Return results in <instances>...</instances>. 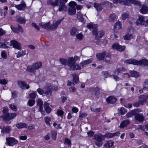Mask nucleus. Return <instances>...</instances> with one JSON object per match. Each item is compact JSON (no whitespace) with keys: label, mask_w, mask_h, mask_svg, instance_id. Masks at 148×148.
I'll return each mask as SVG.
<instances>
[{"label":"nucleus","mask_w":148,"mask_h":148,"mask_svg":"<svg viewBox=\"0 0 148 148\" xmlns=\"http://www.w3.org/2000/svg\"><path fill=\"white\" fill-rule=\"evenodd\" d=\"M92 58L82 61L80 64L75 63V60L73 58H70L69 60L68 65L73 66V71L80 70L82 68L85 67L86 65L91 63L92 61Z\"/></svg>","instance_id":"1"},{"label":"nucleus","mask_w":148,"mask_h":148,"mask_svg":"<svg viewBox=\"0 0 148 148\" xmlns=\"http://www.w3.org/2000/svg\"><path fill=\"white\" fill-rule=\"evenodd\" d=\"M97 26L95 24L90 23L88 24L87 27L90 29H92V32L93 35H96L95 38L98 41L99 38H101L104 35V32L102 30L97 32Z\"/></svg>","instance_id":"2"},{"label":"nucleus","mask_w":148,"mask_h":148,"mask_svg":"<svg viewBox=\"0 0 148 148\" xmlns=\"http://www.w3.org/2000/svg\"><path fill=\"white\" fill-rule=\"evenodd\" d=\"M3 114L0 116L3 119V120L8 123L10 120L13 119L16 116V113H9L8 112V108H4L3 110Z\"/></svg>","instance_id":"3"},{"label":"nucleus","mask_w":148,"mask_h":148,"mask_svg":"<svg viewBox=\"0 0 148 148\" xmlns=\"http://www.w3.org/2000/svg\"><path fill=\"white\" fill-rule=\"evenodd\" d=\"M69 5V7L68 10V13L70 15H73L76 13V10L75 7L76 6V2L74 1L70 2Z\"/></svg>","instance_id":"4"},{"label":"nucleus","mask_w":148,"mask_h":148,"mask_svg":"<svg viewBox=\"0 0 148 148\" xmlns=\"http://www.w3.org/2000/svg\"><path fill=\"white\" fill-rule=\"evenodd\" d=\"M113 2L114 4L119 3L127 5H129L130 3L135 5L138 4L139 3L138 1L136 0H113Z\"/></svg>","instance_id":"5"},{"label":"nucleus","mask_w":148,"mask_h":148,"mask_svg":"<svg viewBox=\"0 0 148 148\" xmlns=\"http://www.w3.org/2000/svg\"><path fill=\"white\" fill-rule=\"evenodd\" d=\"M55 5L53 7L57 6L58 5V10L59 12L64 11L67 10V7L65 5L64 2L61 0L57 1L55 3Z\"/></svg>","instance_id":"6"},{"label":"nucleus","mask_w":148,"mask_h":148,"mask_svg":"<svg viewBox=\"0 0 148 148\" xmlns=\"http://www.w3.org/2000/svg\"><path fill=\"white\" fill-rule=\"evenodd\" d=\"M6 144L8 146H13L17 144V140L14 138L12 137H7L6 138Z\"/></svg>","instance_id":"7"},{"label":"nucleus","mask_w":148,"mask_h":148,"mask_svg":"<svg viewBox=\"0 0 148 148\" xmlns=\"http://www.w3.org/2000/svg\"><path fill=\"white\" fill-rule=\"evenodd\" d=\"M44 93L47 96H51L52 91L53 90V86L50 84H47L45 87Z\"/></svg>","instance_id":"8"},{"label":"nucleus","mask_w":148,"mask_h":148,"mask_svg":"<svg viewBox=\"0 0 148 148\" xmlns=\"http://www.w3.org/2000/svg\"><path fill=\"white\" fill-rule=\"evenodd\" d=\"M134 119L139 122L141 123L144 121L145 118L142 114L136 113Z\"/></svg>","instance_id":"9"},{"label":"nucleus","mask_w":148,"mask_h":148,"mask_svg":"<svg viewBox=\"0 0 148 148\" xmlns=\"http://www.w3.org/2000/svg\"><path fill=\"white\" fill-rule=\"evenodd\" d=\"M63 20V19L62 18L57 20L54 23L50 26V30H54L56 29L58 27L59 25Z\"/></svg>","instance_id":"10"},{"label":"nucleus","mask_w":148,"mask_h":148,"mask_svg":"<svg viewBox=\"0 0 148 148\" xmlns=\"http://www.w3.org/2000/svg\"><path fill=\"white\" fill-rule=\"evenodd\" d=\"M10 45H12L13 47L17 49L21 50V44L16 40H12L10 41Z\"/></svg>","instance_id":"11"},{"label":"nucleus","mask_w":148,"mask_h":148,"mask_svg":"<svg viewBox=\"0 0 148 148\" xmlns=\"http://www.w3.org/2000/svg\"><path fill=\"white\" fill-rule=\"evenodd\" d=\"M18 84L19 87L23 89H27L29 88V85H27L26 82L21 81H18Z\"/></svg>","instance_id":"12"},{"label":"nucleus","mask_w":148,"mask_h":148,"mask_svg":"<svg viewBox=\"0 0 148 148\" xmlns=\"http://www.w3.org/2000/svg\"><path fill=\"white\" fill-rule=\"evenodd\" d=\"M94 137L97 141L99 142H102L105 140L104 136L100 133L94 135Z\"/></svg>","instance_id":"13"},{"label":"nucleus","mask_w":148,"mask_h":148,"mask_svg":"<svg viewBox=\"0 0 148 148\" xmlns=\"http://www.w3.org/2000/svg\"><path fill=\"white\" fill-rule=\"evenodd\" d=\"M137 25L139 24L141 25H146V22L144 17L142 16H140L138 17V19L136 22Z\"/></svg>","instance_id":"14"},{"label":"nucleus","mask_w":148,"mask_h":148,"mask_svg":"<svg viewBox=\"0 0 148 148\" xmlns=\"http://www.w3.org/2000/svg\"><path fill=\"white\" fill-rule=\"evenodd\" d=\"M70 58H73V57H69L67 60L64 58H60V61L61 64L63 65H66L67 64L68 66L70 67L71 70L73 71V66H71L68 65L69 60Z\"/></svg>","instance_id":"15"},{"label":"nucleus","mask_w":148,"mask_h":148,"mask_svg":"<svg viewBox=\"0 0 148 148\" xmlns=\"http://www.w3.org/2000/svg\"><path fill=\"white\" fill-rule=\"evenodd\" d=\"M140 12L143 14L147 13L148 12V6L145 4L143 5L140 10Z\"/></svg>","instance_id":"16"},{"label":"nucleus","mask_w":148,"mask_h":148,"mask_svg":"<svg viewBox=\"0 0 148 148\" xmlns=\"http://www.w3.org/2000/svg\"><path fill=\"white\" fill-rule=\"evenodd\" d=\"M15 7L19 10H24L25 9L26 5L25 3L24 2L22 1L21 3L20 4L16 5Z\"/></svg>","instance_id":"17"},{"label":"nucleus","mask_w":148,"mask_h":148,"mask_svg":"<svg viewBox=\"0 0 148 148\" xmlns=\"http://www.w3.org/2000/svg\"><path fill=\"white\" fill-rule=\"evenodd\" d=\"M137 65H143L148 66V60L146 59L138 60Z\"/></svg>","instance_id":"18"},{"label":"nucleus","mask_w":148,"mask_h":148,"mask_svg":"<svg viewBox=\"0 0 148 148\" xmlns=\"http://www.w3.org/2000/svg\"><path fill=\"white\" fill-rule=\"evenodd\" d=\"M138 60L133 59H129L125 60L124 61V62L126 63L129 64H132L134 65H137Z\"/></svg>","instance_id":"19"},{"label":"nucleus","mask_w":148,"mask_h":148,"mask_svg":"<svg viewBox=\"0 0 148 148\" xmlns=\"http://www.w3.org/2000/svg\"><path fill=\"white\" fill-rule=\"evenodd\" d=\"M106 100L108 103H114L116 102V99L113 97L110 96Z\"/></svg>","instance_id":"20"},{"label":"nucleus","mask_w":148,"mask_h":148,"mask_svg":"<svg viewBox=\"0 0 148 148\" xmlns=\"http://www.w3.org/2000/svg\"><path fill=\"white\" fill-rule=\"evenodd\" d=\"M106 55V52L105 51H103L102 53H97L96 56L98 59L100 60H102L104 59Z\"/></svg>","instance_id":"21"},{"label":"nucleus","mask_w":148,"mask_h":148,"mask_svg":"<svg viewBox=\"0 0 148 148\" xmlns=\"http://www.w3.org/2000/svg\"><path fill=\"white\" fill-rule=\"evenodd\" d=\"M130 123V121L128 119L122 121L120 126L119 127L120 128H123L127 126Z\"/></svg>","instance_id":"22"},{"label":"nucleus","mask_w":148,"mask_h":148,"mask_svg":"<svg viewBox=\"0 0 148 148\" xmlns=\"http://www.w3.org/2000/svg\"><path fill=\"white\" fill-rule=\"evenodd\" d=\"M10 45V43L7 41H5L4 42H0V48H8Z\"/></svg>","instance_id":"23"},{"label":"nucleus","mask_w":148,"mask_h":148,"mask_svg":"<svg viewBox=\"0 0 148 148\" xmlns=\"http://www.w3.org/2000/svg\"><path fill=\"white\" fill-rule=\"evenodd\" d=\"M37 105L39 107V111L42 112L43 111V108L42 107L43 102L40 99L37 100Z\"/></svg>","instance_id":"24"},{"label":"nucleus","mask_w":148,"mask_h":148,"mask_svg":"<svg viewBox=\"0 0 148 148\" xmlns=\"http://www.w3.org/2000/svg\"><path fill=\"white\" fill-rule=\"evenodd\" d=\"M139 98V103L143 104L144 103H145L147 101V97L146 95H142L138 97Z\"/></svg>","instance_id":"25"},{"label":"nucleus","mask_w":148,"mask_h":148,"mask_svg":"<svg viewBox=\"0 0 148 148\" xmlns=\"http://www.w3.org/2000/svg\"><path fill=\"white\" fill-rule=\"evenodd\" d=\"M11 130V128L10 127L6 126L3 127L2 129L1 132L2 133H9Z\"/></svg>","instance_id":"26"},{"label":"nucleus","mask_w":148,"mask_h":148,"mask_svg":"<svg viewBox=\"0 0 148 148\" xmlns=\"http://www.w3.org/2000/svg\"><path fill=\"white\" fill-rule=\"evenodd\" d=\"M27 70L29 72L32 73L34 74L35 72L36 69L34 67L33 65L28 66L27 67Z\"/></svg>","instance_id":"27"},{"label":"nucleus","mask_w":148,"mask_h":148,"mask_svg":"<svg viewBox=\"0 0 148 148\" xmlns=\"http://www.w3.org/2000/svg\"><path fill=\"white\" fill-rule=\"evenodd\" d=\"M45 110L47 113H49L51 111V109L49 107V104L47 102H45L44 105Z\"/></svg>","instance_id":"28"},{"label":"nucleus","mask_w":148,"mask_h":148,"mask_svg":"<svg viewBox=\"0 0 148 148\" xmlns=\"http://www.w3.org/2000/svg\"><path fill=\"white\" fill-rule=\"evenodd\" d=\"M50 22H49L45 24H40V25L42 28L48 30H50Z\"/></svg>","instance_id":"29"},{"label":"nucleus","mask_w":148,"mask_h":148,"mask_svg":"<svg viewBox=\"0 0 148 148\" xmlns=\"http://www.w3.org/2000/svg\"><path fill=\"white\" fill-rule=\"evenodd\" d=\"M130 73L131 74V77H138L140 76L139 73L136 71H130Z\"/></svg>","instance_id":"30"},{"label":"nucleus","mask_w":148,"mask_h":148,"mask_svg":"<svg viewBox=\"0 0 148 148\" xmlns=\"http://www.w3.org/2000/svg\"><path fill=\"white\" fill-rule=\"evenodd\" d=\"M78 33V30L75 27H73L71 29L70 33L71 35L72 36H76V34Z\"/></svg>","instance_id":"31"},{"label":"nucleus","mask_w":148,"mask_h":148,"mask_svg":"<svg viewBox=\"0 0 148 148\" xmlns=\"http://www.w3.org/2000/svg\"><path fill=\"white\" fill-rule=\"evenodd\" d=\"M114 143V142L112 140H110L107 141L104 145V146L107 148H110L112 146Z\"/></svg>","instance_id":"32"},{"label":"nucleus","mask_w":148,"mask_h":148,"mask_svg":"<svg viewBox=\"0 0 148 148\" xmlns=\"http://www.w3.org/2000/svg\"><path fill=\"white\" fill-rule=\"evenodd\" d=\"M123 70V67L117 68L115 70L114 72V75H117L119 73L122 72Z\"/></svg>","instance_id":"33"},{"label":"nucleus","mask_w":148,"mask_h":148,"mask_svg":"<svg viewBox=\"0 0 148 148\" xmlns=\"http://www.w3.org/2000/svg\"><path fill=\"white\" fill-rule=\"evenodd\" d=\"M16 21L21 24H24L25 23V19L23 17H18L17 18Z\"/></svg>","instance_id":"34"},{"label":"nucleus","mask_w":148,"mask_h":148,"mask_svg":"<svg viewBox=\"0 0 148 148\" xmlns=\"http://www.w3.org/2000/svg\"><path fill=\"white\" fill-rule=\"evenodd\" d=\"M16 127L19 129L26 127L27 126V125L25 123H20L17 124L16 125Z\"/></svg>","instance_id":"35"},{"label":"nucleus","mask_w":148,"mask_h":148,"mask_svg":"<svg viewBox=\"0 0 148 148\" xmlns=\"http://www.w3.org/2000/svg\"><path fill=\"white\" fill-rule=\"evenodd\" d=\"M136 110H132L130 112H128L126 115V116L128 118L132 117L133 116H135L136 113Z\"/></svg>","instance_id":"36"},{"label":"nucleus","mask_w":148,"mask_h":148,"mask_svg":"<svg viewBox=\"0 0 148 148\" xmlns=\"http://www.w3.org/2000/svg\"><path fill=\"white\" fill-rule=\"evenodd\" d=\"M101 4H98L95 3L94 4V7L97 11L101 10L102 9V7L101 6Z\"/></svg>","instance_id":"37"},{"label":"nucleus","mask_w":148,"mask_h":148,"mask_svg":"<svg viewBox=\"0 0 148 148\" xmlns=\"http://www.w3.org/2000/svg\"><path fill=\"white\" fill-rule=\"evenodd\" d=\"M123 38L125 40H129L133 38L132 34H126L124 35Z\"/></svg>","instance_id":"38"},{"label":"nucleus","mask_w":148,"mask_h":148,"mask_svg":"<svg viewBox=\"0 0 148 148\" xmlns=\"http://www.w3.org/2000/svg\"><path fill=\"white\" fill-rule=\"evenodd\" d=\"M85 16V15H83L81 12L78 13L77 18L80 21L83 22L84 21V18L83 16Z\"/></svg>","instance_id":"39"},{"label":"nucleus","mask_w":148,"mask_h":148,"mask_svg":"<svg viewBox=\"0 0 148 148\" xmlns=\"http://www.w3.org/2000/svg\"><path fill=\"white\" fill-rule=\"evenodd\" d=\"M32 65L36 70H37L41 67L42 64L40 62H37Z\"/></svg>","instance_id":"40"},{"label":"nucleus","mask_w":148,"mask_h":148,"mask_svg":"<svg viewBox=\"0 0 148 148\" xmlns=\"http://www.w3.org/2000/svg\"><path fill=\"white\" fill-rule=\"evenodd\" d=\"M16 54V57L17 58H19V57L22 56H24L25 55L26 52L25 51H22L21 52H18L17 53H15Z\"/></svg>","instance_id":"41"},{"label":"nucleus","mask_w":148,"mask_h":148,"mask_svg":"<svg viewBox=\"0 0 148 148\" xmlns=\"http://www.w3.org/2000/svg\"><path fill=\"white\" fill-rule=\"evenodd\" d=\"M114 27L116 29H119L121 28V23L119 21H117L115 23Z\"/></svg>","instance_id":"42"},{"label":"nucleus","mask_w":148,"mask_h":148,"mask_svg":"<svg viewBox=\"0 0 148 148\" xmlns=\"http://www.w3.org/2000/svg\"><path fill=\"white\" fill-rule=\"evenodd\" d=\"M118 110L119 113L121 115H123L126 112L125 109L124 108L121 107L118 109Z\"/></svg>","instance_id":"43"},{"label":"nucleus","mask_w":148,"mask_h":148,"mask_svg":"<svg viewBox=\"0 0 148 148\" xmlns=\"http://www.w3.org/2000/svg\"><path fill=\"white\" fill-rule=\"evenodd\" d=\"M9 107L11 109L15 111H17V109L16 106L14 104H10V105Z\"/></svg>","instance_id":"44"},{"label":"nucleus","mask_w":148,"mask_h":148,"mask_svg":"<svg viewBox=\"0 0 148 148\" xmlns=\"http://www.w3.org/2000/svg\"><path fill=\"white\" fill-rule=\"evenodd\" d=\"M116 15L114 14H111L109 16V20L110 21H113L116 18Z\"/></svg>","instance_id":"45"},{"label":"nucleus","mask_w":148,"mask_h":148,"mask_svg":"<svg viewBox=\"0 0 148 148\" xmlns=\"http://www.w3.org/2000/svg\"><path fill=\"white\" fill-rule=\"evenodd\" d=\"M47 125H49V122L51 121V118L48 117H46L44 119Z\"/></svg>","instance_id":"46"},{"label":"nucleus","mask_w":148,"mask_h":148,"mask_svg":"<svg viewBox=\"0 0 148 148\" xmlns=\"http://www.w3.org/2000/svg\"><path fill=\"white\" fill-rule=\"evenodd\" d=\"M59 0H56L54 2H53V0H47V3L48 4L51 5L53 6H54L55 5V3L57 1Z\"/></svg>","instance_id":"47"},{"label":"nucleus","mask_w":148,"mask_h":148,"mask_svg":"<svg viewBox=\"0 0 148 148\" xmlns=\"http://www.w3.org/2000/svg\"><path fill=\"white\" fill-rule=\"evenodd\" d=\"M104 137H106L107 138H113V134L112 133H106L104 135Z\"/></svg>","instance_id":"48"},{"label":"nucleus","mask_w":148,"mask_h":148,"mask_svg":"<svg viewBox=\"0 0 148 148\" xmlns=\"http://www.w3.org/2000/svg\"><path fill=\"white\" fill-rule=\"evenodd\" d=\"M105 60V61L107 63H110V54H106Z\"/></svg>","instance_id":"49"},{"label":"nucleus","mask_w":148,"mask_h":148,"mask_svg":"<svg viewBox=\"0 0 148 148\" xmlns=\"http://www.w3.org/2000/svg\"><path fill=\"white\" fill-rule=\"evenodd\" d=\"M75 36L76 38L79 40H82L84 37L83 35L81 33L76 34Z\"/></svg>","instance_id":"50"},{"label":"nucleus","mask_w":148,"mask_h":148,"mask_svg":"<svg viewBox=\"0 0 148 148\" xmlns=\"http://www.w3.org/2000/svg\"><path fill=\"white\" fill-rule=\"evenodd\" d=\"M100 3L101 5H112V3H111L109 2L108 1H102Z\"/></svg>","instance_id":"51"},{"label":"nucleus","mask_w":148,"mask_h":148,"mask_svg":"<svg viewBox=\"0 0 148 148\" xmlns=\"http://www.w3.org/2000/svg\"><path fill=\"white\" fill-rule=\"evenodd\" d=\"M73 80L75 83H77L79 81V79L78 76L75 74H73Z\"/></svg>","instance_id":"52"},{"label":"nucleus","mask_w":148,"mask_h":148,"mask_svg":"<svg viewBox=\"0 0 148 148\" xmlns=\"http://www.w3.org/2000/svg\"><path fill=\"white\" fill-rule=\"evenodd\" d=\"M125 48V46H122L119 45L118 48H117V50L119 51H124Z\"/></svg>","instance_id":"53"},{"label":"nucleus","mask_w":148,"mask_h":148,"mask_svg":"<svg viewBox=\"0 0 148 148\" xmlns=\"http://www.w3.org/2000/svg\"><path fill=\"white\" fill-rule=\"evenodd\" d=\"M35 103V101L32 100L30 99L28 101V104L29 106H32Z\"/></svg>","instance_id":"54"},{"label":"nucleus","mask_w":148,"mask_h":148,"mask_svg":"<svg viewBox=\"0 0 148 148\" xmlns=\"http://www.w3.org/2000/svg\"><path fill=\"white\" fill-rule=\"evenodd\" d=\"M1 55L3 58H6L7 56L6 51H2L1 52Z\"/></svg>","instance_id":"55"},{"label":"nucleus","mask_w":148,"mask_h":148,"mask_svg":"<svg viewBox=\"0 0 148 148\" xmlns=\"http://www.w3.org/2000/svg\"><path fill=\"white\" fill-rule=\"evenodd\" d=\"M119 45V44L118 43H114L113 44L112 47L113 49H115L117 50V48H118Z\"/></svg>","instance_id":"56"},{"label":"nucleus","mask_w":148,"mask_h":148,"mask_svg":"<svg viewBox=\"0 0 148 148\" xmlns=\"http://www.w3.org/2000/svg\"><path fill=\"white\" fill-rule=\"evenodd\" d=\"M57 133L54 131L52 132L51 136L53 139L55 140H56V138Z\"/></svg>","instance_id":"57"},{"label":"nucleus","mask_w":148,"mask_h":148,"mask_svg":"<svg viewBox=\"0 0 148 148\" xmlns=\"http://www.w3.org/2000/svg\"><path fill=\"white\" fill-rule=\"evenodd\" d=\"M129 15L127 13H125L122 14L121 18L123 20L126 19L128 16Z\"/></svg>","instance_id":"58"},{"label":"nucleus","mask_w":148,"mask_h":148,"mask_svg":"<svg viewBox=\"0 0 148 148\" xmlns=\"http://www.w3.org/2000/svg\"><path fill=\"white\" fill-rule=\"evenodd\" d=\"M29 97L30 98L34 99L36 97V92H34L31 93L29 95Z\"/></svg>","instance_id":"59"},{"label":"nucleus","mask_w":148,"mask_h":148,"mask_svg":"<svg viewBox=\"0 0 148 148\" xmlns=\"http://www.w3.org/2000/svg\"><path fill=\"white\" fill-rule=\"evenodd\" d=\"M7 83V81L5 79L0 80V84H1L5 85Z\"/></svg>","instance_id":"60"},{"label":"nucleus","mask_w":148,"mask_h":148,"mask_svg":"<svg viewBox=\"0 0 148 148\" xmlns=\"http://www.w3.org/2000/svg\"><path fill=\"white\" fill-rule=\"evenodd\" d=\"M17 33L19 32L22 33L23 32V30L22 28L20 25H18L17 27Z\"/></svg>","instance_id":"61"},{"label":"nucleus","mask_w":148,"mask_h":148,"mask_svg":"<svg viewBox=\"0 0 148 148\" xmlns=\"http://www.w3.org/2000/svg\"><path fill=\"white\" fill-rule=\"evenodd\" d=\"M64 113V111L62 110H58L57 111V114L59 116H61Z\"/></svg>","instance_id":"62"},{"label":"nucleus","mask_w":148,"mask_h":148,"mask_svg":"<svg viewBox=\"0 0 148 148\" xmlns=\"http://www.w3.org/2000/svg\"><path fill=\"white\" fill-rule=\"evenodd\" d=\"M95 144L97 147H100L102 145V142H99L97 141L95 142Z\"/></svg>","instance_id":"63"},{"label":"nucleus","mask_w":148,"mask_h":148,"mask_svg":"<svg viewBox=\"0 0 148 148\" xmlns=\"http://www.w3.org/2000/svg\"><path fill=\"white\" fill-rule=\"evenodd\" d=\"M5 33V32L2 28H0V36H2Z\"/></svg>","instance_id":"64"}]
</instances>
